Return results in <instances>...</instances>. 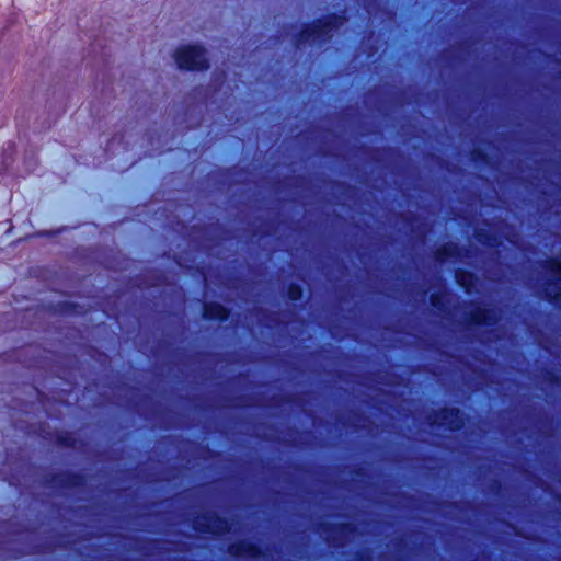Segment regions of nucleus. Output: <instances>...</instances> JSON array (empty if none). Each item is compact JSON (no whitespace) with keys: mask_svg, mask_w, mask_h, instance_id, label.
I'll use <instances>...</instances> for the list:
<instances>
[{"mask_svg":"<svg viewBox=\"0 0 561 561\" xmlns=\"http://www.w3.org/2000/svg\"><path fill=\"white\" fill-rule=\"evenodd\" d=\"M174 59L180 69L199 70L207 67L205 51L199 46H182L174 53Z\"/></svg>","mask_w":561,"mask_h":561,"instance_id":"nucleus-1","label":"nucleus"},{"mask_svg":"<svg viewBox=\"0 0 561 561\" xmlns=\"http://www.w3.org/2000/svg\"><path fill=\"white\" fill-rule=\"evenodd\" d=\"M435 423H440L449 428H458L461 426L462 421L457 409H446L442 411L440 419H435Z\"/></svg>","mask_w":561,"mask_h":561,"instance_id":"nucleus-2","label":"nucleus"},{"mask_svg":"<svg viewBox=\"0 0 561 561\" xmlns=\"http://www.w3.org/2000/svg\"><path fill=\"white\" fill-rule=\"evenodd\" d=\"M205 316L210 319L221 320L227 317V310L217 304H209L205 306Z\"/></svg>","mask_w":561,"mask_h":561,"instance_id":"nucleus-3","label":"nucleus"},{"mask_svg":"<svg viewBox=\"0 0 561 561\" xmlns=\"http://www.w3.org/2000/svg\"><path fill=\"white\" fill-rule=\"evenodd\" d=\"M550 271L554 277L561 280V262L552 261L550 263Z\"/></svg>","mask_w":561,"mask_h":561,"instance_id":"nucleus-4","label":"nucleus"},{"mask_svg":"<svg viewBox=\"0 0 561 561\" xmlns=\"http://www.w3.org/2000/svg\"><path fill=\"white\" fill-rule=\"evenodd\" d=\"M288 295L291 300H298L301 297V290L297 286H291L288 290Z\"/></svg>","mask_w":561,"mask_h":561,"instance_id":"nucleus-5","label":"nucleus"},{"mask_svg":"<svg viewBox=\"0 0 561 561\" xmlns=\"http://www.w3.org/2000/svg\"><path fill=\"white\" fill-rule=\"evenodd\" d=\"M462 286L469 288L472 284L471 275H462L458 280Z\"/></svg>","mask_w":561,"mask_h":561,"instance_id":"nucleus-6","label":"nucleus"},{"mask_svg":"<svg viewBox=\"0 0 561 561\" xmlns=\"http://www.w3.org/2000/svg\"><path fill=\"white\" fill-rule=\"evenodd\" d=\"M547 295L552 298V299H561V289L560 290H553V289H548L547 290Z\"/></svg>","mask_w":561,"mask_h":561,"instance_id":"nucleus-7","label":"nucleus"}]
</instances>
